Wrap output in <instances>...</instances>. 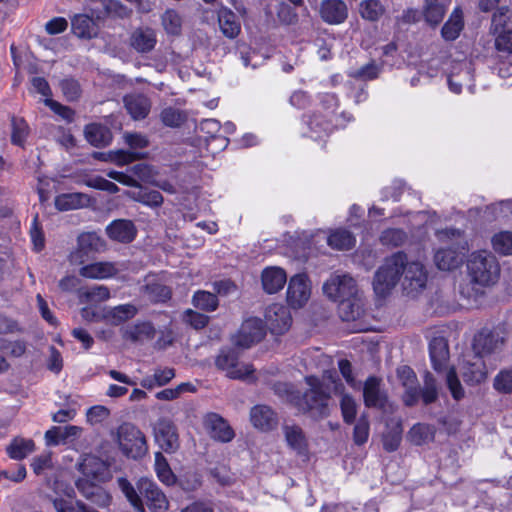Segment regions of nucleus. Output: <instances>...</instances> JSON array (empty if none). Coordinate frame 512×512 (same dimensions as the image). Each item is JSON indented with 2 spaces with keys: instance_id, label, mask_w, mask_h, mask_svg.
<instances>
[{
  "instance_id": "f257e3e1",
  "label": "nucleus",
  "mask_w": 512,
  "mask_h": 512,
  "mask_svg": "<svg viewBox=\"0 0 512 512\" xmlns=\"http://www.w3.org/2000/svg\"><path fill=\"white\" fill-rule=\"evenodd\" d=\"M305 382L308 390L302 396L295 394L292 391V386L286 383L276 384L275 391L280 395H286L289 402L299 410L310 413L314 418L327 416L331 393L339 394L341 395L340 407L344 421L351 424L355 420L357 404L350 395L344 394V386L335 372L326 371L321 379L316 376H306Z\"/></svg>"
},
{
  "instance_id": "f03ea898",
  "label": "nucleus",
  "mask_w": 512,
  "mask_h": 512,
  "mask_svg": "<svg viewBox=\"0 0 512 512\" xmlns=\"http://www.w3.org/2000/svg\"><path fill=\"white\" fill-rule=\"evenodd\" d=\"M470 283L461 286L460 293L467 299L477 300L482 288L495 284L500 275L496 257L486 250L471 253L467 260Z\"/></svg>"
},
{
  "instance_id": "7ed1b4c3",
  "label": "nucleus",
  "mask_w": 512,
  "mask_h": 512,
  "mask_svg": "<svg viewBox=\"0 0 512 512\" xmlns=\"http://www.w3.org/2000/svg\"><path fill=\"white\" fill-rule=\"evenodd\" d=\"M438 240L442 243H451L453 247L440 248L435 252L434 262L438 269L451 271L463 263V256L468 250V243L463 232L455 228H447L436 232Z\"/></svg>"
},
{
  "instance_id": "20e7f679",
  "label": "nucleus",
  "mask_w": 512,
  "mask_h": 512,
  "mask_svg": "<svg viewBox=\"0 0 512 512\" xmlns=\"http://www.w3.org/2000/svg\"><path fill=\"white\" fill-rule=\"evenodd\" d=\"M405 264V254L397 252L386 258L377 269L373 279V290L378 297H386L396 287Z\"/></svg>"
},
{
  "instance_id": "39448f33",
  "label": "nucleus",
  "mask_w": 512,
  "mask_h": 512,
  "mask_svg": "<svg viewBox=\"0 0 512 512\" xmlns=\"http://www.w3.org/2000/svg\"><path fill=\"white\" fill-rule=\"evenodd\" d=\"M216 367L231 379L255 380V369L246 362L239 361V355L234 349H222L215 359Z\"/></svg>"
},
{
  "instance_id": "423d86ee",
  "label": "nucleus",
  "mask_w": 512,
  "mask_h": 512,
  "mask_svg": "<svg viewBox=\"0 0 512 512\" xmlns=\"http://www.w3.org/2000/svg\"><path fill=\"white\" fill-rule=\"evenodd\" d=\"M118 444L121 451L132 459L143 457L148 450L144 434L134 425L124 423L118 428Z\"/></svg>"
},
{
  "instance_id": "0eeeda50",
  "label": "nucleus",
  "mask_w": 512,
  "mask_h": 512,
  "mask_svg": "<svg viewBox=\"0 0 512 512\" xmlns=\"http://www.w3.org/2000/svg\"><path fill=\"white\" fill-rule=\"evenodd\" d=\"M324 294L339 302L359 294L356 281L348 274H333L323 285Z\"/></svg>"
},
{
  "instance_id": "6e6552de",
  "label": "nucleus",
  "mask_w": 512,
  "mask_h": 512,
  "mask_svg": "<svg viewBox=\"0 0 512 512\" xmlns=\"http://www.w3.org/2000/svg\"><path fill=\"white\" fill-rule=\"evenodd\" d=\"M401 276L403 290L408 295H415L426 287L428 275L425 267L419 261L409 262L406 255Z\"/></svg>"
},
{
  "instance_id": "1a4fd4ad",
  "label": "nucleus",
  "mask_w": 512,
  "mask_h": 512,
  "mask_svg": "<svg viewBox=\"0 0 512 512\" xmlns=\"http://www.w3.org/2000/svg\"><path fill=\"white\" fill-rule=\"evenodd\" d=\"M137 489L152 512H165L168 509L169 502L166 495L151 479L141 478L137 482Z\"/></svg>"
},
{
  "instance_id": "9d476101",
  "label": "nucleus",
  "mask_w": 512,
  "mask_h": 512,
  "mask_svg": "<svg viewBox=\"0 0 512 512\" xmlns=\"http://www.w3.org/2000/svg\"><path fill=\"white\" fill-rule=\"evenodd\" d=\"M264 316L266 325L273 334H284L289 330L292 323L289 309L280 303L269 305Z\"/></svg>"
},
{
  "instance_id": "9b49d317",
  "label": "nucleus",
  "mask_w": 512,
  "mask_h": 512,
  "mask_svg": "<svg viewBox=\"0 0 512 512\" xmlns=\"http://www.w3.org/2000/svg\"><path fill=\"white\" fill-rule=\"evenodd\" d=\"M265 333L266 330L261 319L249 318L242 323L239 332L234 337V343L239 347L249 348L261 341Z\"/></svg>"
},
{
  "instance_id": "f8f14e48",
  "label": "nucleus",
  "mask_w": 512,
  "mask_h": 512,
  "mask_svg": "<svg viewBox=\"0 0 512 512\" xmlns=\"http://www.w3.org/2000/svg\"><path fill=\"white\" fill-rule=\"evenodd\" d=\"M311 295L310 282L306 275L297 274L291 277L287 289V301L293 308L303 307Z\"/></svg>"
},
{
  "instance_id": "ddd939ff",
  "label": "nucleus",
  "mask_w": 512,
  "mask_h": 512,
  "mask_svg": "<svg viewBox=\"0 0 512 512\" xmlns=\"http://www.w3.org/2000/svg\"><path fill=\"white\" fill-rule=\"evenodd\" d=\"M397 378L404 388L402 400L406 406L415 405L420 397L417 376L412 368L403 365L397 368Z\"/></svg>"
},
{
  "instance_id": "4468645a",
  "label": "nucleus",
  "mask_w": 512,
  "mask_h": 512,
  "mask_svg": "<svg viewBox=\"0 0 512 512\" xmlns=\"http://www.w3.org/2000/svg\"><path fill=\"white\" fill-rule=\"evenodd\" d=\"M155 440L166 453L178 450L179 438L175 425L168 419H159L154 428Z\"/></svg>"
},
{
  "instance_id": "2eb2a0df",
  "label": "nucleus",
  "mask_w": 512,
  "mask_h": 512,
  "mask_svg": "<svg viewBox=\"0 0 512 512\" xmlns=\"http://www.w3.org/2000/svg\"><path fill=\"white\" fill-rule=\"evenodd\" d=\"M204 426L210 437L219 442H230L235 436L227 421L216 413H209L205 416Z\"/></svg>"
},
{
  "instance_id": "dca6fc26",
  "label": "nucleus",
  "mask_w": 512,
  "mask_h": 512,
  "mask_svg": "<svg viewBox=\"0 0 512 512\" xmlns=\"http://www.w3.org/2000/svg\"><path fill=\"white\" fill-rule=\"evenodd\" d=\"M352 116L349 113H341L336 117L335 123L325 120L322 115L315 114L307 120V125L310 128V137L321 138L333 130V127H344L345 122L350 121Z\"/></svg>"
},
{
  "instance_id": "f3484780",
  "label": "nucleus",
  "mask_w": 512,
  "mask_h": 512,
  "mask_svg": "<svg viewBox=\"0 0 512 512\" xmlns=\"http://www.w3.org/2000/svg\"><path fill=\"white\" fill-rule=\"evenodd\" d=\"M120 270L117 263L100 261L82 266L79 274L88 279L103 280L115 276Z\"/></svg>"
},
{
  "instance_id": "a211bd4d",
  "label": "nucleus",
  "mask_w": 512,
  "mask_h": 512,
  "mask_svg": "<svg viewBox=\"0 0 512 512\" xmlns=\"http://www.w3.org/2000/svg\"><path fill=\"white\" fill-rule=\"evenodd\" d=\"M252 425L260 431H270L276 428L278 418L276 413L266 405H256L250 411Z\"/></svg>"
},
{
  "instance_id": "6ab92c4d",
  "label": "nucleus",
  "mask_w": 512,
  "mask_h": 512,
  "mask_svg": "<svg viewBox=\"0 0 512 512\" xmlns=\"http://www.w3.org/2000/svg\"><path fill=\"white\" fill-rule=\"evenodd\" d=\"M157 43L155 30L149 27L136 28L130 36L131 47L139 53H148Z\"/></svg>"
},
{
  "instance_id": "aec40b11",
  "label": "nucleus",
  "mask_w": 512,
  "mask_h": 512,
  "mask_svg": "<svg viewBox=\"0 0 512 512\" xmlns=\"http://www.w3.org/2000/svg\"><path fill=\"white\" fill-rule=\"evenodd\" d=\"M261 282L266 293L274 294L284 287L287 282V275L280 267H266L261 273Z\"/></svg>"
},
{
  "instance_id": "412c9836",
  "label": "nucleus",
  "mask_w": 512,
  "mask_h": 512,
  "mask_svg": "<svg viewBox=\"0 0 512 512\" xmlns=\"http://www.w3.org/2000/svg\"><path fill=\"white\" fill-rule=\"evenodd\" d=\"M364 403L367 407H383L386 403V393L381 389V380L369 377L363 387Z\"/></svg>"
},
{
  "instance_id": "4be33fe9",
  "label": "nucleus",
  "mask_w": 512,
  "mask_h": 512,
  "mask_svg": "<svg viewBox=\"0 0 512 512\" xmlns=\"http://www.w3.org/2000/svg\"><path fill=\"white\" fill-rule=\"evenodd\" d=\"M322 19L330 24L342 23L348 16V9L342 0H325L320 9Z\"/></svg>"
},
{
  "instance_id": "5701e85b",
  "label": "nucleus",
  "mask_w": 512,
  "mask_h": 512,
  "mask_svg": "<svg viewBox=\"0 0 512 512\" xmlns=\"http://www.w3.org/2000/svg\"><path fill=\"white\" fill-rule=\"evenodd\" d=\"M124 104L127 112L134 120L146 118L151 108L150 100L142 94H130L125 96Z\"/></svg>"
},
{
  "instance_id": "b1692460",
  "label": "nucleus",
  "mask_w": 512,
  "mask_h": 512,
  "mask_svg": "<svg viewBox=\"0 0 512 512\" xmlns=\"http://www.w3.org/2000/svg\"><path fill=\"white\" fill-rule=\"evenodd\" d=\"M156 330L147 321L129 325L122 330V337L132 342H144L154 338Z\"/></svg>"
},
{
  "instance_id": "393cba45",
  "label": "nucleus",
  "mask_w": 512,
  "mask_h": 512,
  "mask_svg": "<svg viewBox=\"0 0 512 512\" xmlns=\"http://www.w3.org/2000/svg\"><path fill=\"white\" fill-rule=\"evenodd\" d=\"M364 302L361 294L339 301L338 313L344 321H354L363 314Z\"/></svg>"
},
{
  "instance_id": "a878e982",
  "label": "nucleus",
  "mask_w": 512,
  "mask_h": 512,
  "mask_svg": "<svg viewBox=\"0 0 512 512\" xmlns=\"http://www.w3.org/2000/svg\"><path fill=\"white\" fill-rule=\"evenodd\" d=\"M108 236L119 242H130L136 235L134 224L129 220L119 219L113 221L106 228Z\"/></svg>"
},
{
  "instance_id": "bb28decb",
  "label": "nucleus",
  "mask_w": 512,
  "mask_h": 512,
  "mask_svg": "<svg viewBox=\"0 0 512 512\" xmlns=\"http://www.w3.org/2000/svg\"><path fill=\"white\" fill-rule=\"evenodd\" d=\"M218 23L221 32L230 39L237 37L240 33L241 25L237 16L226 7H221L218 10Z\"/></svg>"
},
{
  "instance_id": "cd10ccee",
  "label": "nucleus",
  "mask_w": 512,
  "mask_h": 512,
  "mask_svg": "<svg viewBox=\"0 0 512 512\" xmlns=\"http://www.w3.org/2000/svg\"><path fill=\"white\" fill-rule=\"evenodd\" d=\"M503 344L499 335L491 332H481L474 338V350L479 355L489 354L497 350Z\"/></svg>"
},
{
  "instance_id": "c85d7f7f",
  "label": "nucleus",
  "mask_w": 512,
  "mask_h": 512,
  "mask_svg": "<svg viewBox=\"0 0 512 512\" xmlns=\"http://www.w3.org/2000/svg\"><path fill=\"white\" fill-rule=\"evenodd\" d=\"M85 138L87 141L95 146V147H102L109 145L112 141V133L111 131L100 124H89L85 127Z\"/></svg>"
},
{
  "instance_id": "c756f323",
  "label": "nucleus",
  "mask_w": 512,
  "mask_h": 512,
  "mask_svg": "<svg viewBox=\"0 0 512 512\" xmlns=\"http://www.w3.org/2000/svg\"><path fill=\"white\" fill-rule=\"evenodd\" d=\"M451 0H425L424 17L431 25L439 24L450 4Z\"/></svg>"
},
{
  "instance_id": "7c9ffc66",
  "label": "nucleus",
  "mask_w": 512,
  "mask_h": 512,
  "mask_svg": "<svg viewBox=\"0 0 512 512\" xmlns=\"http://www.w3.org/2000/svg\"><path fill=\"white\" fill-rule=\"evenodd\" d=\"M285 439L289 447L298 453H304L307 449V439L302 428L296 424H285L283 426Z\"/></svg>"
},
{
  "instance_id": "2f4dec72",
  "label": "nucleus",
  "mask_w": 512,
  "mask_h": 512,
  "mask_svg": "<svg viewBox=\"0 0 512 512\" xmlns=\"http://www.w3.org/2000/svg\"><path fill=\"white\" fill-rule=\"evenodd\" d=\"M89 203V198L83 193H64L55 198V207L59 211L82 208Z\"/></svg>"
},
{
  "instance_id": "473e14b6",
  "label": "nucleus",
  "mask_w": 512,
  "mask_h": 512,
  "mask_svg": "<svg viewBox=\"0 0 512 512\" xmlns=\"http://www.w3.org/2000/svg\"><path fill=\"white\" fill-rule=\"evenodd\" d=\"M137 312L138 309L136 306L132 304H122L107 310L104 314V319L112 325H120L132 319Z\"/></svg>"
},
{
  "instance_id": "72a5a7b5",
  "label": "nucleus",
  "mask_w": 512,
  "mask_h": 512,
  "mask_svg": "<svg viewBox=\"0 0 512 512\" xmlns=\"http://www.w3.org/2000/svg\"><path fill=\"white\" fill-rule=\"evenodd\" d=\"M474 358V362H467L461 367V375L464 381L472 385L484 381L487 375L480 357L475 356Z\"/></svg>"
},
{
  "instance_id": "f704fd0d",
  "label": "nucleus",
  "mask_w": 512,
  "mask_h": 512,
  "mask_svg": "<svg viewBox=\"0 0 512 512\" xmlns=\"http://www.w3.org/2000/svg\"><path fill=\"white\" fill-rule=\"evenodd\" d=\"M429 349L433 368L440 371L449 358L448 345L443 338H434L430 342Z\"/></svg>"
},
{
  "instance_id": "c9c22d12",
  "label": "nucleus",
  "mask_w": 512,
  "mask_h": 512,
  "mask_svg": "<svg viewBox=\"0 0 512 512\" xmlns=\"http://www.w3.org/2000/svg\"><path fill=\"white\" fill-rule=\"evenodd\" d=\"M79 251L70 255V261L73 264H82L83 260L80 259V253L86 250L98 251L102 246L101 239L95 233H85L78 238Z\"/></svg>"
},
{
  "instance_id": "e433bc0d",
  "label": "nucleus",
  "mask_w": 512,
  "mask_h": 512,
  "mask_svg": "<svg viewBox=\"0 0 512 512\" xmlns=\"http://www.w3.org/2000/svg\"><path fill=\"white\" fill-rule=\"evenodd\" d=\"M463 13L460 8H455L448 21L442 27V36L445 40H455L463 29Z\"/></svg>"
},
{
  "instance_id": "4c0bfd02",
  "label": "nucleus",
  "mask_w": 512,
  "mask_h": 512,
  "mask_svg": "<svg viewBox=\"0 0 512 512\" xmlns=\"http://www.w3.org/2000/svg\"><path fill=\"white\" fill-rule=\"evenodd\" d=\"M72 29L74 34L80 38H92L96 35L95 22L87 15H76L72 19Z\"/></svg>"
},
{
  "instance_id": "58836bf2",
  "label": "nucleus",
  "mask_w": 512,
  "mask_h": 512,
  "mask_svg": "<svg viewBox=\"0 0 512 512\" xmlns=\"http://www.w3.org/2000/svg\"><path fill=\"white\" fill-rule=\"evenodd\" d=\"M117 483L119 489L129 501L131 506L135 509V511L145 512L142 497L139 495L134 486L126 478L123 477L118 478Z\"/></svg>"
},
{
  "instance_id": "ea45409f",
  "label": "nucleus",
  "mask_w": 512,
  "mask_h": 512,
  "mask_svg": "<svg viewBox=\"0 0 512 512\" xmlns=\"http://www.w3.org/2000/svg\"><path fill=\"white\" fill-rule=\"evenodd\" d=\"M35 444L31 439L15 438L7 447V453L12 459L21 460L31 454Z\"/></svg>"
},
{
  "instance_id": "a19ab883",
  "label": "nucleus",
  "mask_w": 512,
  "mask_h": 512,
  "mask_svg": "<svg viewBox=\"0 0 512 512\" xmlns=\"http://www.w3.org/2000/svg\"><path fill=\"white\" fill-rule=\"evenodd\" d=\"M328 245L338 250H348L355 245L354 236L345 229H337L333 231L328 239Z\"/></svg>"
},
{
  "instance_id": "79ce46f5",
  "label": "nucleus",
  "mask_w": 512,
  "mask_h": 512,
  "mask_svg": "<svg viewBox=\"0 0 512 512\" xmlns=\"http://www.w3.org/2000/svg\"><path fill=\"white\" fill-rule=\"evenodd\" d=\"M495 252L502 255H512V231H500L491 238Z\"/></svg>"
},
{
  "instance_id": "37998d69",
  "label": "nucleus",
  "mask_w": 512,
  "mask_h": 512,
  "mask_svg": "<svg viewBox=\"0 0 512 512\" xmlns=\"http://www.w3.org/2000/svg\"><path fill=\"white\" fill-rule=\"evenodd\" d=\"M155 471L161 482L166 485L174 484L175 476L171 471L167 460L160 452L155 454Z\"/></svg>"
},
{
  "instance_id": "c03bdc74",
  "label": "nucleus",
  "mask_w": 512,
  "mask_h": 512,
  "mask_svg": "<svg viewBox=\"0 0 512 512\" xmlns=\"http://www.w3.org/2000/svg\"><path fill=\"white\" fill-rule=\"evenodd\" d=\"M433 435L432 427L421 423L414 425L408 433L410 441L415 445L427 443L433 439Z\"/></svg>"
},
{
  "instance_id": "a18cd8bd",
  "label": "nucleus",
  "mask_w": 512,
  "mask_h": 512,
  "mask_svg": "<svg viewBox=\"0 0 512 512\" xmlns=\"http://www.w3.org/2000/svg\"><path fill=\"white\" fill-rule=\"evenodd\" d=\"M220 128V123L215 119H205L199 124V130L205 133L208 138L219 141V146L226 147L228 145V139L217 136Z\"/></svg>"
},
{
  "instance_id": "49530a36",
  "label": "nucleus",
  "mask_w": 512,
  "mask_h": 512,
  "mask_svg": "<svg viewBox=\"0 0 512 512\" xmlns=\"http://www.w3.org/2000/svg\"><path fill=\"white\" fill-rule=\"evenodd\" d=\"M192 302L196 308L206 311H214L218 306V299L216 295L206 291L196 292L193 296Z\"/></svg>"
},
{
  "instance_id": "de8ad7c7",
  "label": "nucleus",
  "mask_w": 512,
  "mask_h": 512,
  "mask_svg": "<svg viewBox=\"0 0 512 512\" xmlns=\"http://www.w3.org/2000/svg\"><path fill=\"white\" fill-rule=\"evenodd\" d=\"M384 13V8L378 0H365L360 5V14L364 19L375 21Z\"/></svg>"
},
{
  "instance_id": "09e8293b",
  "label": "nucleus",
  "mask_w": 512,
  "mask_h": 512,
  "mask_svg": "<svg viewBox=\"0 0 512 512\" xmlns=\"http://www.w3.org/2000/svg\"><path fill=\"white\" fill-rule=\"evenodd\" d=\"M420 395L426 405L435 402L438 398L436 379L430 372H427L424 376V387L420 391Z\"/></svg>"
},
{
  "instance_id": "8fccbe9b",
  "label": "nucleus",
  "mask_w": 512,
  "mask_h": 512,
  "mask_svg": "<svg viewBox=\"0 0 512 512\" xmlns=\"http://www.w3.org/2000/svg\"><path fill=\"white\" fill-rule=\"evenodd\" d=\"M160 118L165 126L179 127L186 120V115L179 109L167 107L162 110Z\"/></svg>"
},
{
  "instance_id": "3c124183",
  "label": "nucleus",
  "mask_w": 512,
  "mask_h": 512,
  "mask_svg": "<svg viewBox=\"0 0 512 512\" xmlns=\"http://www.w3.org/2000/svg\"><path fill=\"white\" fill-rule=\"evenodd\" d=\"M461 72L463 74V77H460L461 75L455 72H452L451 75L448 77L449 88L453 93L456 94H459L461 92L463 80L467 82L472 79V74L467 63L461 65Z\"/></svg>"
},
{
  "instance_id": "603ef678",
  "label": "nucleus",
  "mask_w": 512,
  "mask_h": 512,
  "mask_svg": "<svg viewBox=\"0 0 512 512\" xmlns=\"http://www.w3.org/2000/svg\"><path fill=\"white\" fill-rule=\"evenodd\" d=\"M493 387L500 393H512V369L501 370L494 378Z\"/></svg>"
},
{
  "instance_id": "864d4df0",
  "label": "nucleus",
  "mask_w": 512,
  "mask_h": 512,
  "mask_svg": "<svg viewBox=\"0 0 512 512\" xmlns=\"http://www.w3.org/2000/svg\"><path fill=\"white\" fill-rule=\"evenodd\" d=\"M162 25L167 33L176 35L180 32L181 18L175 10H166L162 15Z\"/></svg>"
},
{
  "instance_id": "5fc2aeb1",
  "label": "nucleus",
  "mask_w": 512,
  "mask_h": 512,
  "mask_svg": "<svg viewBox=\"0 0 512 512\" xmlns=\"http://www.w3.org/2000/svg\"><path fill=\"white\" fill-rule=\"evenodd\" d=\"M145 288L148 297L155 302H164L171 296L170 289L160 283H149Z\"/></svg>"
},
{
  "instance_id": "6e6d98bb",
  "label": "nucleus",
  "mask_w": 512,
  "mask_h": 512,
  "mask_svg": "<svg viewBox=\"0 0 512 512\" xmlns=\"http://www.w3.org/2000/svg\"><path fill=\"white\" fill-rule=\"evenodd\" d=\"M445 379L447 387L450 390L452 397L455 400L462 399L465 395V392L457 377L456 371L453 368L448 369V371L446 372Z\"/></svg>"
},
{
  "instance_id": "4d7b16f0",
  "label": "nucleus",
  "mask_w": 512,
  "mask_h": 512,
  "mask_svg": "<svg viewBox=\"0 0 512 512\" xmlns=\"http://www.w3.org/2000/svg\"><path fill=\"white\" fill-rule=\"evenodd\" d=\"M28 135V126L23 119H12V142L16 145H23Z\"/></svg>"
},
{
  "instance_id": "13d9d810",
  "label": "nucleus",
  "mask_w": 512,
  "mask_h": 512,
  "mask_svg": "<svg viewBox=\"0 0 512 512\" xmlns=\"http://www.w3.org/2000/svg\"><path fill=\"white\" fill-rule=\"evenodd\" d=\"M110 411L103 405H96L87 410L86 417L87 422L91 425H96L104 422L108 419Z\"/></svg>"
},
{
  "instance_id": "bf43d9fd",
  "label": "nucleus",
  "mask_w": 512,
  "mask_h": 512,
  "mask_svg": "<svg viewBox=\"0 0 512 512\" xmlns=\"http://www.w3.org/2000/svg\"><path fill=\"white\" fill-rule=\"evenodd\" d=\"M406 240V234L401 229H387L381 235V241L384 244L399 246Z\"/></svg>"
},
{
  "instance_id": "052dcab7",
  "label": "nucleus",
  "mask_w": 512,
  "mask_h": 512,
  "mask_svg": "<svg viewBox=\"0 0 512 512\" xmlns=\"http://www.w3.org/2000/svg\"><path fill=\"white\" fill-rule=\"evenodd\" d=\"M183 320L194 329H202L208 324L209 318L204 314L187 309L184 312Z\"/></svg>"
},
{
  "instance_id": "680f3d73",
  "label": "nucleus",
  "mask_w": 512,
  "mask_h": 512,
  "mask_svg": "<svg viewBox=\"0 0 512 512\" xmlns=\"http://www.w3.org/2000/svg\"><path fill=\"white\" fill-rule=\"evenodd\" d=\"M369 437V423L365 418H360L354 427L353 440L355 444L362 445Z\"/></svg>"
},
{
  "instance_id": "e2e57ef3",
  "label": "nucleus",
  "mask_w": 512,
  "mask_h": 512,
  "mask_svg": "<svg viewBox=\"0 0 512 512\" xmlns=\"http://www.w3.org/2000/svg\"><path fill=\"white\" fill-rule=\"evenodd\" d=\"M125 143L131 148V149H143L149 145L148 138L137 132H126L123 135Z\"/></svg>"
},
{
  "instance_id": "0e129e2a",
  "label": "nucleus",
  "mask_w": 512,
  "mask_h": 512,
  "mask_svg": "<svg viewBox=\"0 0 512 512\" xmlns=\"http://www.w3.org/2000/svg\"><path fill=\"white\" fill-rule=\"evenodd\" d=\"M31 467L35 474L41 475L45 470L52 467L51 453L47 452L33 458Z\"/></svg>"
},
{
  "instance_id": "69168bd1",
  "label": "nucleus",
  "mask_w": 512,
  "mask_h": 512,
  "mask_svg": "<svg viewBox=\"0 0 512 512\" xmlns=\"http://www.w3.org/2000/svg\"><path fill=\"white\" fill-rule=\"evenodd\" d=\"M495 47L498 51L512 53V30L503 31L495 39Z\"/></svg>"
},
{
  "instance_id": "338daca9",
  "label": "nucleus",
  "mask_w": 512,
  "mask_h": 512,
  "mask_svg": "<svg viewBox=\"0 0 512 512\" xmlns=\"http://www.w3.org/2000/svg\"><path fill=\"white\" fill-rule=\"evenodd\" d=\"M84 295L90 301H106L110 298V291L104 285H97L86 291Z\"/></svg>"
},
{
  "instance_id": "774afa93",
  "label": "nucleus",
  "mask_w": 512,
  "mask_h": 512,
  "mask_svg": "<svg viewBox=\"0 0 512 512\" xmlns=\"http://www.w3.org/2000/svg\"><path fill=\"white\" fill-rule=\"evenodd\" d=\"M61 89L70 101L76 100L80 95V86L78 82L72 79H66L61 82Z\"/></svg>"
}]
</instances>
